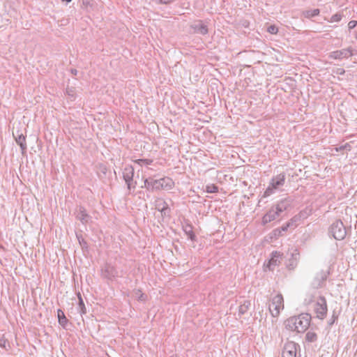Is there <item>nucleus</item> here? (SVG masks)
<instances>
[{"mask_svg":"<svg viewBox=\"0 0 357 357\" xmlns=\"http://www.w3.org/2000/svg\"><path fill=\"white\" fill-rule=\"evenodd\" d=\"M66 93L71 98H74L75 96V90L73 86H67L66 89Z\"/></svg>","mask_w":357,"mask_h":357,"instance_id":"nucleus-30","label":"nucleus"},{"mask_svg":"<svg viewBox=\"0 0 357 357\" xmlns=\"http://www.w3.org/2000/svg\"><path fill=\"white\" fill-rule=\"evenodd\" d=\"M300 346L294 342H287L283 348L282 357H296L297 349Z\"/></svg>","mask_w":357,"mask_h":357,"instance_id":"nucleus-9","label":"nucleus"},{"mask_svg":"<svg viewBox=\"0 0 357 357\" xmlns=\"http://www.w3.org/2000/svg\"><path fill=\"white\" fill-rule=\"evenodd\" d=\"M342 18V15L341 13H335V15H332L331 17V20H329L330 22H340Z\"/></svg>","mask_w":357,"mask_h":357,"instance_id":"nucleus-32","label":"nucleus"},{"mask_svg":"<svg viewBox=\"0 0 357 357\" xmlns=\"http://www.w3.org/2000/svg\"><path fill=\"white\" fill-rule=\"evenodd\" d=\"M344 149H348L349 150L350 149V146L349 144H346L344 146H340L337 148H336V150L338 151H341V150H343Z\"/></svg>","mask_w":357,"mask_h":357,"instance_id":"nucleus-36","label":"nucleus"},{"mask_svg":"<svg viewBox=\"0 0 357 357\" xmlns=\"http://www.w3.org/2000/svg\"><path fill=\"white\" fill-rule=\"evenodd\" d=\"M251 303L250 301H245L243 304L238 307V316H241L247 312Z\"/></svg>","mask_w":357,"mask_h":357,"instance_id":"nucleus-19","label":"nucleus"},{"mask_svg":"<svg viewBox=\"0 0 357 357\" xmlns=\"http://www.w3.org/2000/svg\"><path fill=\"white\" fill-rule=\"evenodd\" d=\"M134 169L132 166H127L123 171V178L127 185L128 189L135 188L137 183L133 181Z\"/></svg>","mask_w":357,"mask_h":357,"instance_id":"nucleus-7","label":"nucleus"},{"mask_svg":"<svg viewBox=\"0 0 357 357\" xmlns=\"http://www.w3.org/2000/svg\"><path fill=\"white\" fill-rule=\"evenodd\" d=\"M329 233L338 241L343 240L347 235L346 227L340 220L334 221L329 227Z\"/></svg>","mask_w":357,"mask_h":357,"instance_id":"nucleus-2","label":"nucleus"},{"mask_svg":"<svg viewBox=\"0 0 357 357\" xmlns=\"http://www.w3.org/2000/svg\"><path fill=\"white\" fill-rule=\"evenodd\" d=\"M172 0H160V3L164 4H167L171 2Z\"/></svg>","mask_w":357,"mask_h":357,"instance_id":"nucleus-40","label":"nucleus"},{"mask_svg":"<svg viewBox=\"0 0 357 357\" xmlns=\"http://www.w3.org/2000/svg\"><path fill=\"white\" fill-rule=\"evenodd\" d=\"M328 275L329 271L328 270H321L317 272L311 282V287L313 289H319L322 287L326 281Z\"/></svg>","mask_w":357,"mask_h":357,"instance_id":"nucleus-6","label":"nucleus"},{"mask_svg":"<svg viewBox=\"0 0 357 357\" xmlns=\"http://www.w3.org/2000/svg\"><path fill=\"white\" fill-rule=\"evenodd\" d=\"M155 180L156 179H153V178H146L145 181H144V186L145 188H146L147 189H151L152 190H153V182H155Z\"/></svg>","mask_w":357,"mask_h":357,"instance_id":"nucleus-27","label":"nucleus"},{"mask_svg":"<svg viewBox=\"0 0 357 357\" xmlns=\"http://www.w3.org/2000/svg\"><path fill=\"white\" fill-rule=\"evenodd\" d=\"M314 312L317 317L319 319H324L327 314V303L324 296H319L314 304Z\"/></svg>","mask_w":357,"mask_h":357,"instance_id":"nucleus-5","label":"nucleus"},{"mask_svg":"<svg viewBox=\"0 0 357 357\" xmlns=\"http://www.w3.org/2000/svg\"><path fill=\"white\" fill-rule=\"evenodd\" d=\"M320 13V10L318 8L314 10H305L303 12V15L306 18H311L315 16L319 15Z\"/></svg>","mask_w":357,"mask_h":357,"instance_id":"nucleus-22","label":"nucleus"},{"mask_svg":"<svg viewBox=\"0 0 357 357\" xmlns=\"http://www.w3.org/2000/svg\"><path fill=\"white\" fill-rule=\"evenodd\" d=\"M8 342L6 340H3V339H0V347H3V348H6V344H8Z\"/></svg>","mask_w":357,"mask_h":357,"instance_id":"nucleus-37","label":"nucleus"},{"mask_svg":"<svg viewBox=\"0 0 357 357\" xmlns=\"http://www.w3.org/2000/svg\"><path fill=\"white\" fill-rule=\"evenodd\" d=\"M117 275L118 272L116 269L109 264H106L105 267L102 269V277L108 280L113 279L114 278L117 276Z\"/></svg>","mask_w":357,"mask_h":357,"instance_id":"nucleus-13","label":"nucleus"},{"mask_svg":"<svg viewBox=\"0 0 357 357\" xmlns=\"http://www.w3.org/2000/svg\"><path fill=\"white\" fill-rule=\"evenodd\" d=\"M311 315L308 313H302L298 316L291 317L284 321L287 329L298 333L305 332L309 327Z\"/></svg>","mask_w":357,"mask_h":357,"instance_id":"nucleus-1","label":"nucleus"},{"mask_svg":"<svg viewBox=\"0 0 357 357\" xmlns=\"http://www.w3.org/2000/svg\"><path fill=\"white\" fill-rule=\"evenodd\" d=\"M352 55L350 49H343L331 52V57L335 59H342L343 58H349Z\"/></svg>","mask_w":357,"mask_h":357,"instance_id":"nucleus-14","label":"nucleus"},{"mask_svg":"<svg viewBox=\"0 0 357 357\" xmlns=\"http://www.w3.org/2000/svg\"><path fill=\"white\" fill-rule=\"evenodd\" d=\"M337 319V316L335 314V313L333 314L332 317L330 319V320L328 321V324L329 326H332L335 320Z\"/></svg>","mask_w":357,"mask_h":357,"instance_id":"nucleus-35","label":"nucleus"},{"mask_svg":"<svg viewBox=\"0 0 357 357\" xmlns=\"http://www.w3.org/2000/svg\"><path fill=\"white\" fill-rule=\"evenodd\" d=\"M135 163L139 165L140 166L142 165H151L153 162V160L151 159H137L134 161Z\"/></svg>","mask_w":357,"mask_h":357,"instance_id":"nucleus-28","label":"nucleus"},{"mask_svg":"<svg viewBox=\"0 0 357 357\" xmlns=\"http://www.w3.org/2000/svg\"><path fill=\"white\" fill-rule=\"evenodd\" d=\"M291 206V201L288 199H284L278 203L275 210L280 214Z\"/></svg>","mask_w":357,"mask_h":357,"instance_id":"nucleus-17","label":"nucleus"},{"mask_svg":"<svg viewBox=\"0 0 357 357\" xmlns=\"http://www.w3.org/2000/svg\"><path fill=\"white\" fill-rule=\"evenodd\" d=\"M285 182L284 174H280L272 178L269 186L264 192V197H268L273 194L275 190L283 186Z\"/></svg>","mask_w":357,"mask_h":357,"instance_id":"nucleus-3","label":"nucleus"},{"mask_svg":"<svg viewBox=\"0 0 357 357\" xmlns=\"http://www.w3.org/2000/svg\"><path fill=\"white\" fill-rule=\"evenodd\" d=\"M279 215H280V214L275 209L271 208L269 210V211L268 213H266L264 215V217L262 218V222L264 225H266V224L271 222V221L275 220Z\"/></svg>","mask_w":357,"mask_h":357,"instance_id":"nucleus-16","label":"nucleus"},{"mask_svg":"<svg viewBox=\"0 0 357 357\" xmlns=\"http://www.w3.org/2000/svg\"><path fill=\"white\" fill-rule=\"evenodd\" d=\"M63 2H66V3H70L72 0H61Z\"/></svg>","mask_w":357,"mask_h":357,"instance_id":"nucleus-42","label":"nucleus"},{"mask_svg":"<svg viewBox=\"0 0 357 357\" xmlns=\"http://www.w3.org/2000/svg\"><path fill=\"white\" fill-rule=\"evenodd\" d=\"M79 242L82 246H85L86 245V243L84 241V239H82V241L79 239V237H78Z\"/></svg>","mask_w":357,"mask_h":357,"instance_id":"nucleus-38","label":"nucleus"},{"mask_svg":"<svg viewBox=\"0 0 357 357\" xmlns=\"http://www.w3.org/2000/svg\"><path fill=\"white\" fill-rule=\"evenodd\" d=\"M57 317L59 324L62 326L63 328H65L68 320L65 316L64 312L61 309H59L57 310Z\"/></svg>","mask_w":357,"mask_h":357,"instance_id":"nucleus-18","label":"nucleus"},{"mask_svg":"<svg viewBox=\"0 0 357 357\" xmlns=\"http://www.w3.org/2000/svg\"><path fill=\"white\" fill-rule=\"evenodd\" d=\"M77 296H78V298H79L78 306H79V308L80 309V313H81V314H86V310L83 299L82 298V296L79 293H78Z\"/></svg>","mask_w":357,"mask_h":357,"instance_id":"nucleus-25","label":"nucleus"},{"mask_svg":"<svg viewBox=\"0 0 357 357\" xmlns=\"http://www.w3.org/2000/svg\"><path fill=\"white\" fill-rule=\"evenodd\" d=\"M289 228V226L286 223L285 225H282L280 228L276 229L274 230L275 234L277 235H282V231H286Z\"/></svg>","mask_w":357,"mask_h":357,"instance_id":"nucleus-31","label":"nucleus"},{"mask_svg":"<svg viewBox=\"0 0 357 357\" xmlns=\"http://www.w3.org/2000/svg\"><path fill=\"white\" fill-rule=\"evenodd\" d=\"M13 135L16 143L20 146L22 154H25L27 149L25 136L22 133H20L19 131L16 132H13Z\"/></svg>","mask_w":357,"mask_h":357,"instance_id":"nucleus-12","label":"nucleus"},{"mask_svg":"<svg viewBox=\"0 0 357 357\" xmlns=\"http://www.w3.org/2000/svg\"><path fill=\"white\" fill-rule=\"evenodd\" d=\"M75 216L77 220L84 225L87 224L91 219V217L86 213L84 207L79 206L75 211Z\"/></svg>","mask_w":357,"mask_h":357,"instance_id":"nucleus-10","label":"nucleus"},{"mask_svg":"<svg viewBox=\"0 0 357 357\" xmlns=\"http://www.w3.org/2000/svg\"><path fill=\"white\" fill-rule=\"evenodd\" d=\"M208 193H215L218 192V187L214 184L208 185L206 187Z\"/></svg>","mask_w":357,"mask_h":357,"instance_id":"nucleus-29","label":"nucleus"},{"mask_svg":"<svg viewBox=\"0 0 357 357\" xmlns=\"http://www.w3.org/2000/svg\"><path fill=\"white\" fill-rule=\"evenodd\" d=\"M337 73L340 75H343L344 73V70L342 68H338L337 70Z\"/></svg>","mask_w":357,"mask_h":357,"instance_id":"nucleus-39","label":"nucleus"},{"mask_svg":"<svg viewBox=\"0 0 357 357\" xmlns=\"http://www.w3.org/2000/svg\"><path fill=\"white\" fill-rule=\"evenodd\" d=\"M156 208L164 215H166L169 211L167 204L163 201L156 204Z\"/></svg>","mask_w":357,"mask_h":357,"instance_id":"nucleus-20","label":"nucleus"},{"mask_svg":"<svg viewBox=\"0 0 357 357\" xmlns=\"http://www.w3.org/2000/svg\"><path fill=\"white\" fill-rule=\"evenodd\" d=\"M305 340L309 342H314L317 340V335L314 332L308 331L306 333Z\"/></svg>","mask_w":357,"mask_h":357,"instance_id":"nucleus-24","label":"nucleus"},{"mask_svg":"<svg viewBox=\"0 0 357 357\" xmlns=\"http://www.w3.org/2000/svg\"><path fill=\"white\" fill-rule=\"evenodd\" d=\"M170 357H176V356H170Z\"/></svg>","mask_w":357,"mask_h":357,"instance_id":"nucleus-44","label":"nucleus"},{"mask_svg":"<svg viewBox=\"0 0 357 357\" xmlns=\"http://www.w3.org/2000/svg\"><path fill=\"white\" fill-rule=\"evenodd\" d=\"M281 257L282 255L280 252L275 251L272 252L271 258L268 260L266 265L269 271H273L276 266L280 265Z\"/></svg>","mask_w":357,"mask_h":357,"instance_id":"nucleus-11","label":"nucleus"},{"mask_svg":"<svg viewBox=\"0 0 357 357\" xmlns=\"http://www.w3.org/2000/svg\"><path fill=\"white\" fill-rule=\"evenodd\" d=\"M300 218L297 215L294 216L287 223L289 226V228L294 229L297 225Z\"/></svg>","mask_w":357,"mask_h":357,"instance_id":"nucleus-26","label":"nucleus"},{"mask_svg":"<svg viewBox=\"0 0 357 357\" xmlns=\"http://www.w3.org/2000/svg\"><path fill=\"white\" fill-rule=\"evenodd\" d=\"M191 28L193 29L195 33L202 35H206L208 32L207 26L203 24L201 21L193 23L191 25Z\"/></svg>","mask_w":357,"mask_h":357,"instance_id":"nucleus-15","label":"nucleus"},{"mask_svg":"<svg viewBox=\"0 0 357 357\" xmlns=\"http://www.w3.org/2000/svg\"><path fill=\"white\" fill-rule=\"evenodd\" d=\"M357 26V21L356 20H351L348 23V29L349 31H351L352 29H354Z\"/></svg>","mask_w":357,"mask_h":357,"instance_id":"nucleus-33","label":"nucleus"},{"mask_svg":"<svg viewBox=\"0 0 357 357\" xmlns=\"http://www.w3.org/2000/svg\"><path fill=\"white\" fill-rule=\"evenodd\" d=\"M355 38L357 40V30L354 31Z\"/></svg>","mask_w":357,"mask_h":357,"instance_id":"nucleus-43","label":"nucleus"},{"mask_svg":"<svg viewBox=\"0 0 357 357\" xmlns=\"http://www.w3.org/2000/svg\"><path fill=\"white\" fill-rule=\"evenodd\" d=\"M132 296L140 301H144L146 299V296H145L140 289H137L132 291Z\"/></svg>","mask_w":357,"mask_h":357,"instance_id":"nucleus-21","label":"nucleus"},{"mask_svg":"<svg viewBox=\"0 0 357 357\" xmlns=\"http://www.w3.org/2000/svg\"><path fill=\"white\" fill-rule=\"evenodd\" d=\"M183 230L188 238H190L191 241L195 240V235L190 225H187L185 227Z\"/></svg>","mask_w":357,"mask_h":357,"instance_id":"nucleus-23","label":"nucleus"},{"mask_svg":"<svg viewBox=\"0 0 357 357\" xmlns=\"http://www.w3.org/2000/svg\"><path fill=\"white\" fill-rule=\"evenodd\" d=\"M71 73L72 74L76 75L77 74V70L76 69H72Z\"/></svg>","mask_w":357,"mask_h":357,"instance_id":"nucleus-41","label":"nucleus"},{"mask_svg":"<svg viewBox=\"0 0 357 357\" xmlns=\"http://www.w3.org/2000/svg\"><path fill=\"white\" fill-rule=\"evenodd\" d=\"M174 185L173 180L169 177H164L162 178L155 180L153 182V189L158 190H171Z\"/></svg>","mask_w":357,"mask_h":357,"instance_id":"nucleus-8","label":"nucleus"},{"mask_svg":"<svg viewBox=\"0 0 357 357\" xmlns=\"http://www.w3.org/2000/svg\"><path fill=\"white\" fill-rule=\"evenodd\" d=\"M268 31L270 33H272V34H275L278 33V29L277 26H275V25H271L270 26H268Z\"/></svg>","mask_w":357,"mask_h":357,"instance_id":"nucleus-34","label":"nucleus"},{"mask_svg":"<svg viewBox=\"0 0 357 357\" xmlns=\"http://www.w3.org/2000/svg\"><path fill=\"white\" fill-rule=\"evenodd\" d=\"M283 297L281 294L275 296L269 304V311L271 315L276 317L279 315L280 310L284 308Z\"/></svg>","mask_w":357,"mask_h":357,"instance_id":"nucleus-4","label":"nucleus"}]
</instances>
